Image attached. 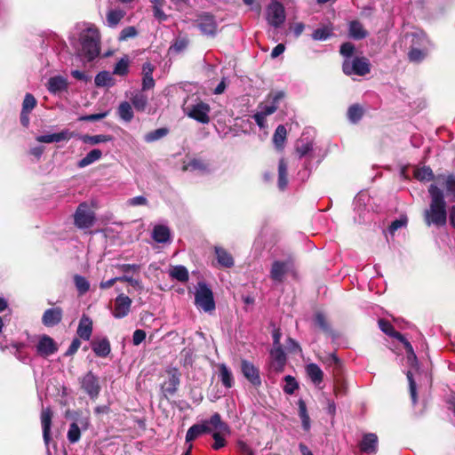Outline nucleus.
<instances>
[{"label":"nucleus","mask_w":455,"mask_h":455,"mask_svg":"<svg viewBox=\"0 0 455 455\" xmlns=\"http://www.w3.org/2000/svg\"><path fill=\"white\" fill-rule=\"evenodd\" d=\"M197 286L195 293V304L204 312L215 310L216 306L211 288L204 282H199Z\"/></svg>","instance_id":"20e7f679"},{"label":"nucleus","mask_w":455,"mask_h":455,"mask_svg":"<svg viewBox=\"0 0 455 455\" xmlns=\"http://www.w3.org/2000/svg\"><path fill=\"white\" fill-rule=\"evenodd\" d=\"M285 385L283 392L287 395H292L299 388V384L294 377L287 375L284 377Z\"/></svg>","instance_id":"4d7b16f0"},{"label":"nucleus","mask_w":455,"mask_h":455,"mask_svg":"<svg viewBox=\"0 0 455 455\" xmlns=\"http://www.w3.org/2000/svg\"><path fill=\"white\" fill-rule=\"evenodd\" d=\"M378 324H379V329L387 336L391 337V338H394L397 340H402L403 339V335L395 331V329L394 328V326L392 325V323L388 321V320H386L384 318H381L378 321Z\"/></svg>","instance_id":"72a5a7b5"},{"label":"nucleus","mask_w":455,"mask_h":455,"mask_svg":"<svg viewBox=\"0 0 455 455\" xmlns=\"http://www.w3.org/2000/svg\"><path fill=\"white\" fill-rule=\"evenodd\" d=\"M73 279L80 295L85 294L90 290V283L85 277L76 274L74 275Z\"/></svg>","instance_id":"8fccbe9b"},{"label":"nucleus","mask_w":455,"mask_h":455,"mask_svg":"<svg viewBox=\"0 0 455 455\" xmlns=\"http://www.w3.org/2000/svg\"><path fill=\"white\" fill-rule=\"evenodd\" d=\"M332 34L331 28L328 27H323L316 28L313 34L312 38L316 41H324L328 39Z\"/></svg>","instance_id":"6e6d98bb"},{"label":"nucleus","mask_w":455,"mask_h":455,"mask_svg":"<svg viewBox=\"0 0 455 455\" xmlns=\"http://www.w3.org/2000/svg\"><path fill=\"white\" fill-rule=\"evenodd\" d=\"M306 372L311 381L315 385L320 384L323 380V372L316 363H308L306 366Z\"/></svg>","instance_id":"f704fd0d"},{"label":"nucleus","mask_w":455,"mask_h":455,"mask_svg":"<svg viewBox=\"0 0 455 455\" xmlns=\"http://www.w3.org/2000/svg\"><path fill=\"white\" fill-rule=\"evenodd\" d=\"M102 157V151L99 148L91 150L84 158L77 162L78 168H84Z\"/></svg>","instance_id":"e433bc0d"},{"label":"nucleus","mask_w":455,"mask_h":455,"mask_svg":"<svg viewBox=\"0 0 455 455\" xmlns=\"http://www.w3.org/2000/svg\"><path fill=\"white\" fill-rule=\"evenodd\" d=\"M212 423V435L214 440L212 444L213 450H220L227 445L225 435L230 434L229 426L221 419V416L219 412L213 413L210 418Z\"/></svg>","instance_id":"7ed1b4c3"},{"label":"nucleus","mask_w":455,"mask_h":455,"mask_svg":"<svg viewBox=\"0 0 455 455\" xmlns=\"http://www.w3.org/2000/svg\"><path fill=\"white\" fill-rule=\"evenodd\" d=\"M342 71L347 76H363L371 72V63L366 57H355L352 60H345L342 63Z\"/></svg>","instance_id":"39448f33"},{"label":"nucleus","mask_w":455,"mask_h":455,"mask_svg":"<svg viewBox=\"0 0 455 455\" xmlns=\"http://www.w3.org/2000/svg\"><path fill=\"white\" fill-rule=\"evenodd\" d=\"M131 102L138 112H144L148 107V100L141 91L132 96Z\"/></svg>","instance_id":"58836bf2"},{"label":"nucleus","mask_w":455,"mask_h":455,"mask_svg":"<svg viewBox=\"0 0 455 455\" xmlns=\"http://www.w3.org/2000/svg\"><path fill=\"white\" fill-rule=\"evenodd\" d=\"M330 360L334 364V371L336 375L334 382V394L336 396H344L347 393V386L341 377H338V375L342 371V362L335 354H331L330 355Z\"/></svg>","instance_id":"f8f14e48"},{"label":"nucleus","mask_w":455,"mask_h":455,"mask_svg":"<svg viewBox=\"0 0 455 455\" xmlns=\"http://www.w3.org/2000/svg\"><path fill=\"white\" fill-rule=\"evenodd\" d=\"M287 139V130L284 125L279 124L274 134H273V143L277 150L282 151L284 148V143Z\"/></svg>","instance_id":"2f4dec72"},{"label":"nucleus","mask_w":455,"mask_h":455,"mask_svg":"<svg viewBox=\"0 0 455 455\" xmlns=\"http://www.w3.org/2000/svg\"><path fill=\"white\" fill-rule=\"evenodd\" d=\"M314 324L318 327L323 333L333 335L331 326L323 312H316L314 315Z\"/></svg>","instance_id":"473e14b6"},{"label":"nucleus","mask_w":455,"mask_h":455,"mask_svg":"<svg viewBox=\"0 0 455 455\" xmlns=\"http://www.w3.org/2000/svg\"><path fill=\"white\" fill-rule=\"evenodd\" d=\"M364 110L359 104H353L347 109V118L353 124L358 123L363 116Z\"/></svg>","instance_id":"c03bdc74"},{"label":"nucleus","mask_w":455,"mask_h":455,"mask_svg":"<svg viewBox=\"0 0 455 455\" xmlns=\"http://www.w3.org/2000/svg\"><path fill=\"white\" fill-rule=\"evenodd\" d=\"M406 377L409 382L410 395L413 404H416L418 402V393H417V384L413 379L412 372L408 371L406 372Z\"/></svg>","instance_id":"5fc2aeb1"},{"label":"nucleus","mask_w":455,"mask_h":455,"mask_svg":"<svg viewBox=\"0 0 455 455\" xmlns=\"http://www.w3.org/2000/svg\"><path fill=\"white\" fill-rule=\"evenodd\" d=\"M196 26L201 33L206 36H215L217 32V22L213 14L210 12H201L195 20Z\"/></svg>","instance_id":"9d476101"},{"label":"nucleus","mask_w":455,"mask_h":455,"mask_svg":"<svg viewBox=\"0 0 455 455\" xmlns=\"http://www.w3.org/2000/svg\"><path fill=\"white\" fill-rule=\"evenodd\" d=\"M170 276L179 282L185 283L188 280L189 275L188 269L181 265L175 266L170 270Z\"/></svg>","instance_id":"a18cd8bd"},{"label":"nucleus","mask_w":455,"mask_h":455,"mask_svg":"<svg viewBox=\"0 0 455 455\" xmlns=\"http://www.w3.org/2000/svg\"><path fill=\"white\" fill-rule=\"evenodd\" d=\"M96 220L94 212L90 208L87 203H81L74 214V224L80 229L92 228Z\"/></svg>","instance_id":"423d86ee"},{"label":"nucleus","mask_w":455,"mask_h":455,"mask_svg":"<svg viewBox=\"0 0 455 455\" xmlns=\"http://www.w3.org/2000/svg\"><path fill=\"white\" fill-rule=\"evenodd\" d=\"M273 367L276 371H283L286 363V355L282 347H275L270 352Z\"/></svg>","instance_id":"cd10ccee"},{"label":"nucleus","mask_w":455,"mask_h":455,"mask_svg":"<svg viewBox=\"0 0 455 455\" xmlns=\"http://www.w3.org/2000/svg\"><path fill=\"white\" fill-rule=\"evenodd\" d=\"M152 4L153 15L159 21H166L168 15L165 14L163 8L166 4V0H149Z\"/></svg>","instance_id":"4c0bfd02"},{"label":"nucleus","mask_w":455,"mask_h":455,"mask_svg":"<svg viewBox=\"0 0 455 455\" xmlns=\"http://www.w3.org/2000/svg\"><path fill=\"white\" fill-rule=\"evenodd\" d=\"M404 347V349L406 351V354H407V360L413 363H416L417 362V356L414 353V350H413V347L411 346V344L405 339V337L403 336V339L402 340H399Z\"/></svg>","instance_id":"680f3d73"},{"label":"nucleus","mask_w":455,"mask_h":455,"mask_svg":"<svg viewBox=\"0 0 455 455\" xmlns=\"http://www.w3.org/2000/svg\"><path fill=\"white\" fill-rule=\"evenodd\" d=\"M119 282H126L129 283L132 286L136 288L139 291H141L143 289V286L141 284V282L138 279H134L132 276H129L127 275H124L122 276H119Z\"/></svg>","instance_id":"338daca9"},{"label":"nucleus","mask_w":455,"mask_h":455,"mask_svg":"<svg viewBox=\"0 0 455 455\" xmlns=\"http://www.w3.org/2000/svg\"><path fill=\"white\" fill-rule=\"evenodd\" d=\"M53 412L50 407L43 408L41 411V424L43 429V438L46 445L51 441V427L52 421Z\"/></svg>","instance_id":"aec40b11"},{"label":"nucleus","mask_w":455,"mask_h":455,"mask_svg":"<svg viewBox=\"0 0 455 455\" xmlns=\"http://www.w3.org/2000/svg\"><path fill=\"white\" fill-rule=\"evenodd\" d=\"M132 300L125 294L120 293L115 299V307L112 315L115 318L121 319L127 316L131 311Z\"/></svg>","instance_id":"f3484780"},{"label":"nucleus","mask_w":455,"mask_h":455,"mask_svg":"<svg viewBox=\"0 0 455 455\" xmlns=\"http://www.w3.org/2000/svg\"><path fill=\"white\" fill-rule=\"evenodd\" d=\"M152 238L156 243H167L171 238L170 228L164 225L155 226L152 231Z\"/></svg>","instance_id":"c756f323"},{"label":"nucleus","mask_w":455,"mask_h":455,"mask_svg":"<svg viewBox=\"0 0 455 455\" xmlns=\"http://www.w3.org/2000/svg\"><path fill=\"white\" fill-rule=\"evenodd\" d=\"M182 169L184 171L206 172L208 170V164L200 158H193Z\"/></svg>","instance_id":"de8ad7c7"},{"label":"nucleus","mask_w":455,"mask_h":455,"mask_svg":"<svg viewBox=\"0 0 455 455\" xmlns=\"http://www.w3.org/2000/svg\"><path fill=\"white\" fill-rule=\"evenodd\" d=\"M119 117L126 123H130L133 117V110L132 105L128 101H122L117 108Z\"/></svg>","instance_id":"ea45409f"},{"label":"nucleus","mask_w":455,"mask_h":455,"mask_svg":"<svg viewBox=\"0 0 455 455\" xmlns=\"http://www.w3.org/2000/svg\"><path fill=\"white\" fill-rule=\"evenodd\" d=\"M435 184L439 187L444 188V199L447 198L448 202H455V176L453 174H437L435 178Z\"/></svg>","instance_id":"ddd939ff"},{"label":"nucleus","mask_w":455,"mask_h":455,"mask_svg":"<svg viewBox=\"0 0 455 455\" xmlns=\"http://www.w3.org/2000/svg\"><path fill=\"white\" fill-rule=\"evenodd\" d=\"M237 449L241 455H254V452L251 447L242 440L237 442Z\"/></svg>","instance_id":"774afa93"},{"label":"nucleus","mask_w":455,"mask_h":455,"mask_svg":"<svg viewBox=\"0 0 455 455\" xmlns=\"http://www.w3.org/2000/svg\"><path fill=\"white\" fill-rule=\"evenodd\" d=\"M168 133H169V129L168 128H165V127L158 128L156 130H154L152 132H148L145 135L144 140H145L146 142L151 143V142H154L156 140H158L164 138Z\"/></svg>","instance_id":"3c124183"},{"label":"nucleus","mask_w":455,"mask_h":455,"mask_svg":"<svg viewBox=\"0 0 455 455\" xmlns=\"http://www.w3.org/2000/svg\"><path fill=\"white\" fill-rule=\"evenodd\" d=\"M241 372L253 387H259L261 386L259 370L251 362L243 359L241 361Z\"/></svg>","instance_id":"4468645a"},{"label":"nucleus","mask_w":455,"mask_h":455,"mask_svg":"<svg viewBox=\"0 0 455 455\" xmlns=\"http://www.w3.org/2000/svg\"><path fill=\"white\" fill-rule=\"evenodd\" d=\"M125 16V12L121 9L109 10L107 12V22L110 28H116Z\"/></svg>","instance_id":"a19ab883"},{"label":"nucleus","mask_w":455,"mask_h":455,"mask_svg":"<svg viewBox=\"0 0 455 455\" xmlns=\"http://www.w3.org/2000/svg\"><path fill=\"white\" fill-rule=\"evenodd\" d=\"M408 222V218L406 216H402L400 219L395 220L391 222L389 226V232L394 234L398 228L402 227H405Z\"/></svg>","instance_id":"69168bd1"},{"label":"nucleus","mask_w":455,"mask_h":455,"mask_svg":"<svg viewBox=\"0 0 455 455\" xmlns=\"http://www.w3.org/2000/svg\"><path fill=\"white\" fill-rule=\"evenodd\" d=\"M93 323L92 320L85 314L80 318L76 333L79 339L89 340L92 334Z\"/></svg>","instance_id":"5701e85b"},{"label":"nucleus","mask_w":455,"mask_h":455,"mask_svg":"<svg viewBox=\"0 0 455 455\" xmlns=\"http://www.w3.org/2000/svg\"><path fill=\"white\" fill-rule=\"evenodd\" d=\"M188 44V41L186 38H178L169 51L180 53L187 48Z\"/></svg>","instance_id":"0e129e2a"},{"label":"nucleus","mask_w":455,"mask_h":455,"mask_svg":"<svg viewBox=\"0 0 455 455\" xmlns=\"http://www.w3.org/2000/svg\"><path fill=\"white\" fill-rule=\"evenodd\" d=\"M81 50L78 55L86 61L94 60L100 53V33L95 26L84 29L80 35Z\"/></svg>","instance_id":"f03ea898"},{"label":"nucleus","mask_w":455,"mask_h":455,"mask_svg":"<svg viewBox=\"0 0 455 455\" xmlns=\"http://www.w3.org/2000/svg\"><path fill=\"white\" fill-rule=\"evenodd\" d=\"M48 91L52 93H58L68 89L67 79L60 76L51 77L47 84Z\"/></svg>","instance_id":"7c9ffc66"},{"label":"nucleus","mask_w":455,"mask_h":455,"mask_svg":"<svg viewBox=\"0 0 455 455\" xmlns=\"http://www.w3.org/2000/svg\"><path fill=\"white\" fill-rule=\"evenodd\" d=\"M266 12L267 20L270 26L277 28L284 23L286 19L285 9L279 1L272 0L267 6Z\"/></svg>","instance_id":"0eeeda50"},{"label":"nucleus","mask_w":455,"mask_h":455,"mask_svg":"<svg viewBox=\"0 0 455 455\" xmlns=\"http://www.w3.org/2000/svg\"><path fill=\"white\" fill-rule=\"evenodd\" d=\"M424 36L412 34L411 46L408 52V59L411 62H421L427 56V51L419 49L418 46L423 45Z\"/></svg>","instance_id":"dca6fc26"},{"label":"nucleus","mask_w":455,"mask_h":455,"mask_svg":"<svg viewBox=\"0 0 455 455\" xmlns=\"http://www.w3.org/2000/svg\"><path fill=\"white\" fill-rule=\"evenodd\" d=\"M58 351V345L50 336L44 334L36 345V352L42 357H47Z\"/></svg>","instance_id":"a211bd4d"},{"label":"nucleus","mask_w":455,"mask_h":455,"mask_svg":"<svg viewBox=\"0 0 455 455\" xmlns=\"http://www.w3.org/2000/svg\"><path fill=\"white\" fill-rule=\"evenodd\" d=\"M80 387L81 389L93 401L99 397L101 390L99 377L92 371L86 372L80 379Z\"/></svg>","instance_id":"6e6552de"},{"label":"nucleus","mask_w":455,"mask_h":455,"mask_svg":"<svg viewBox=\"0 0 455 455\" xmlns=\"http://www.w3.org/2000/svg\"><path fill=\"white\" fill-rule=\"evenodd\" d=\"M214 251H215V255H216L218 263L220 267L229 268L235 265V260H234L233 256L223 247L215 246Z\"/></svg>","instance_id":"bb28decb"},{"label":"nucleus","mask_w":455,"mask_h":455,"mask_svg":"<svg viewBox=\"0 0 455 455\" xmlns=\"http://www.w3.org/2000/svg\"><path fill=\"white\" fill-rule=\"evenodd\" d=\"M359 448L362 452L375 453L378 448V436L373 433L363 435Z\"/></svg>","instance_id":"a878e982"},{"label":"nucleus","mask_w":455,"mask_h":455,"mask_svg":"<svg viewBox=\"0 0 455 455\" xmlns=\"http://www.w3.org/2000/svg\"><path fill=\"white\" fill-rule=\"evenodd\" d=\"M169 379L161 385V391L165 399L173 396L180 384V372L177 368H172L167 371Z\"/></svg>","instance_id":"9b49d317"},{"label":"nucleus","mask_w":455,"mask_h":455,"mask_svg":"<svg viewBox=\"0 0 455 455\" xmlns=\"http://www.w3.org/2000/svg\"><path fill=\"white\" fill-rule=\"evenodd\" d=\"M220 379L226 388H231L234 385V377L231 371L225 363L219 364Z\"/></svg>","instance_id":"c9c22d12"},{"label":"nucleus","mask_w":455,"mask_h":455,"mask_svg":"<svg viewBox=\"0 0 455 455\" xmlns=\"http://www.w3.org/2000/svg\"><path fill=\"white\" fill-rule=\"evenodd\" d=\"M427 192L430 196V203L422 212L424 224L427 228H443L448 220L447 202L444 200L443 190L436 184H431Z\"/></svg>","instance_id":"f257e3e1"},{"label":"nucleus","mask_w":455,"mask_h":455,"mask_svg":"<svg viewBox=\"0 0 455 455\" xmlns=\"http://www.w3.org/2000/svg\"><path fill=\"white\" fill-rule=\"evenodd\" d=\"M212 432V423L209 419L203 420L201 423L191 426L186 434V442L190 443L204 434H211Z\"/></svg>","instance_id":"6ab92c4d"},{"label":"nucleus","mask_w":455,"mask_h":455,"mask_svg":"<svg viewBox=\"0 0 455 455\" xmlns=\"http://www.w3.org/2000/svg\"><path fill=\"white\" fill-rule=\"evenodd\" d=\"M36 104L37 101L36 98L31 93H27L22 102L21 111L30 113L36 108Z\"/></svg>","instance_id":"13d9d810"},{"label":"nucleus","mask_w":455,"mask_h":455,"mask_svg":"<svg viewBox=\"0 0 455 455\" xmlns=\"http://www.w3.org/2000/svg\"><path fill=\"white\" fill-rule=\"evenodd\" d=\"M413 175L415 179L419 181H430L435 180L436 175L434 174L432 169L429 166H423L414 171Z\"/></svg>","instance_id":"37998d69"},{"label":"nucleus","mask_w":455,"mask_h":455,"mask_svg":"<svg viewBox=\"0 0 455 455\" xmlns=\"http://www.w3.org/2000/svg\"><path fill=\"white\" fill-rule=\"evenodd\" d=\"M294 260L291 257L285 260H275L271 265L270 278L277 283H283L284 276L293 269Z\"/></svg>","instance_id":"1a4fd4ad"},{"label":"nucleus","mask_w":455,"mask_h":455,"mask_svg":"<svg viewBox=\"0 0 455 455\" xmlns=\"http://www.w3.org/2000/svg\"><path fill=\"white\" fill-rule=\"evenodd\" d=\"M355 50V47L352 43L346 42L340 45L339 53L343 57H346L347 58L346 60H348V58L353 56Z\"/></svg>","instance_id":"e2e57ef3"},{"label":"nucleus","mask_w":455,"mask_h":455,"mask_svg":"<svg viewBox=\"0 0 455 455\" xmlns=\"http://www.w3.org/2000/svg\"><path fill=\"white\" fill-rule=\"evenodd\" d=\"M314 148V144L312 141L304 142L302 140H299L295 146V153L299 158H302L311 153Z\"/></svg>","instance_id":"49530a36"},{"label":"nucleus","mask_w":455,"mask_h":455,"mask_svg":"<svg viewBox=\"0 0 455 455\" xmlns=\"http://www.w3.org/2000/svg\"><path fill=\"white\" fill-rule=\"evenodd\" d=\"M91 347L94 354L99 357H107L111 352V345L108 338L104 337L100 339H93Z\"/></svg>","instance_id":"393cba45"},{"label":"nucleus","mask_w":455,"mask_h":455,"mask_svg":"<svg viewBox=\"0 0 455 455\" xmlns=\"http://www.w3.org/2000/svg\"><path fill=\"white\" fill-rule=\"evenodd\" d=\"M138 35V30L133 26H129L123 28L119 34L118 40L119 41H126L129 38H133Z\"/></svg>","instance_id":"052dcab7"},{"label":"nucleus","mask_w":455,"mask_h":455,"mask_svg":"<svg viewBox=\"0 0 455 455\" xmlns=\"http://www.w3.org/2000/svg\"><path fill=\"white\" fill-rule=\"evenodd\" d=\"M348 35L355 40H361L368 36V31L359 20H352L348 25Z\"/></svg>","instance_id":"c85d7f7f"},{"label":"nucleus","mask_w":455,"mask_h":455,"mask_svg":"<svg viewBox=\"0 0 455 455\" xmlns=\"http://www.w3.org/2000/svg\"><path fill=\"white\" fill-rule=\"evenodd\" d=\"M129 72V59L127 56L122 58L115 66L113 73L117 76H126Z\"/></svg>","instance_id":"603ef678"},{"label":"nucleus","mask_w":455,"mask_h":455,"mask_svg":"<svg viewBox=\"0 0 455 455\" xmlns=\"http://www.w3.org/2000/svg\"><path fill=\"white\" fill-rule=\"evenodd\" d=\"M68 440L70 443H77L81 438V430L76 422H72L67 434Z\"/></svg>","instance_id":"864d4df0"},{"label":"nucleus","mask_w":455,"mask_h":455,"mask_svg":"<svg viewBox=\"0 0 455 455\" xmlns=\"http://www.w3.org/2000/svg\"><path fill=\"white\" fill-rule=\"evenodd\" d=\"M287 183V164L284 159H281L278 164V186L281 189H284Z\"/></svg>","instance_id":"09e8293b"},{"label":"nucleus","mask_w":455,"mask_h":455,"mask_svg":"<svg viewBox=\"0 0 455 455\" xmlns=\"http://www.w3.org/2000/svg\"><path fill=\"white\" fill-rule=\"evenodd\" d=\"M79 139L85 144L97 145L110 141L112 137L110 135L98 134V135H81Z\"/></svg>","instance_id":"79ce46f5"},{"label":"nucleus","mask_w":455,"mask_h":455,"mask_svg":"<svg viewBox=\"0 0 455 455\" xmlns=\"http://www.w3.org/2000/svg\"><path fill=\"white\" fill-rule=\"evenodd\" d=\"M111 81L110 74L108 71H101L95 76L94 83L98 87H103L109 84Z\"/></svg>","instance_id":"bf43d9fd"},{"label":"nucleus","mask_w":455,"mask_h":455,"mask_svg":"<svg viewBox=\"0 0 455 455\" xmlns=\"http://www.w3.org/2000/svg\"><path fill=\"white\" fill-rule=\"evenodd\" d=\"M210 111H211L210 106L205 102L200 101L199 103L191 106V108L188 113V116L190 118H192L203 124H207L211 121L210 116H209Z\"/></svg>","instance_id":"2eb2a0df"},{"label":"nucleus","mask_w":455,"mask_h":455,"mask_svg":"<svg viewBox=\"0 0 455 455\" xmlns=\"http://www.w3.org/2000/svg\"><path fill=\"white\" fill-rule=\"evenodd\" d=\"M73 137H75V132L66 129L57 133L40 135L36 140L41 143H52L69 140Z\"/></svg>","instance_id":"4be33fe9"},{"label":"nucleus","mask_w":455,"mask_h":455,"mask_svg":"<svg viewBox=\"0 0 455 455\" xmlns=\"http://www.w3.org/2000/svg\"><path fill=\"white\" fill-rule=\"evenodd\" d=\"M155 70L154 65L150 62H145L142 66V84H141V91L145 92L150 89H153L156 85V82L153 78V72Z\"/></svg>","instance_id":"b1692460"},{"label":"nucleus","mask_w":455,"mask_h":455,"mask_svg":"<svg viewBox=\"0 0 455 455\" xmlns=\"http://www.w3.org/2000/svg\"><path fill=\"white\" fill-rule=\"evenodd\" d=\"M63 316V310L57 307L48 308L44 311L42 316V323L44 326L52 327L59 324Z\"/></svg>","instance_id":"412c9836"}]
</instances>
